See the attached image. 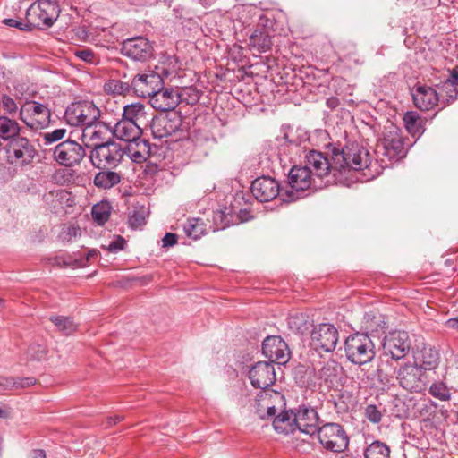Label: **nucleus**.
I'll return each mask as SVG.
<instances>
[{
    "label": "nucleus",
    "instance_id": "6",
    "mask_svg": "<svg viewBox=\"0 0 458 458\" xmlns=\"http://www.w3.org/2000/svg\"><path fill=\"white\" fill-rule=\"evenodd\" d=\"M19 117L30 129L41 130L50 124L51 109L47 104L26 99L21 106Z\"/></svg>",
    "mask_w": 458,
    "mask_h": 458
},
{
    "label": "nucleus",
    "instance_id": "24",
    "mask_svg": "<svg viewBox=\"0 0 458 458\" xmlns=\"http://www.w3.org/2000/svg\"><path fill=\"white\" fill-rule=\"evenodd\" d=\"M411 95L416 107L423 111L433 109L440 102L438 93L429 86L417 84L413 88Z\"/></svg>",
    "mask_w": 458,
    "mask_h": 458
},
{
    "label": "nucleus",
    "instance_id": "2",
    "mask_svg": "<svg viewBox=\"0 0 458 458\" xmlns=\"http://www.w3.org/2000/svg\"><path fill=\"white\" fill-rule=\"evenodd\" d=\"M36 156L37 150L33 142L20 134L9 142L4 143L2 161L11 165L25 166L31 164Z\"/></svg>",
    "mask_w": 458,
    "mask_h": 458
},
{
    "label": "nucleus",
    "instance_id": "26",
    "mask_svg": "<svg viewBox=\"0 0 458 458\" xmlns=\"http://www.w3.org/2000/svg\"><path fill=\"white\" fill-rule=\"evenodd\" d=\"M295 412L292 410H286L278 411L275 417H273V427L275 430L279 434L288 435L297 430V423L295 420Z\"/></svg>",
    "mask_w": 458,
    "mask_h": 458
},
{
    "label": "nucleus",
    "instance_id": "43",
    "mask_svg": "<svg viewBox=\"0 0 458 458\" xmlns=\"http://www.w3.org/2000/svg\"><path fill=\"white\" fill-rule=\"evenodd\" d=\"M104 89L107 93L128 95L132 92V81L129 83L119 80H109L105 83Z\"/></svg>",
    "mask_w": 458,
    "mask_h": 458
},
{
    "label": "nucleus",
    "instance_id": "32",
    "mask_svg": "<svg viewBox=\"0 0 458 458\" xmlns=\"http://www.w3.org/2000/svg\"><path fill=\"white\" fill-rule=\"evenodd\" d=\"M122 119L128 122H134L141 126L147 120L146 106L140 102L124 106Z\"/></svg>",
    "mask_w": 458,
    "mask_h": 458
},
{
    "label": "nucleus",
    "instance_id": "45",
    "mask_svg": "<svg viewBox=\"0 0 458 458\" xmlns=\"http://www.w3.org/2000/svg\"><path fill=\"white\" fill-rule=\"evenodd\" d=\"M183 231L188 237L197 240L204 233V225L199 219L188 220Z\"/></svg>",
    "mask_w": 458,
    "mask_h": 458
},
{
    "label": "nucleus",
    "instance_id": "39",
    "mask_svg": "<svg viewBox=\"0 0 458 458\" xmlns=\"http://www.w3.org/2000/svg\"><path fill=\"white\" fill-rule=\"evenodd\" d=\"M300 145L293 141L285 140L278 148L277 158L281 162L289 160L292 162L301 152Z\"/></svg>",
    "mask_w": 458,
    "mask_h": 458
},
{
    "label": "nucleus",
    "instance_id": "38",
    "mask_svg": "<svg viewBox=\"0 0 458 458\" xmlns=\"http://www.w3.org/2000/svg\"><path fill=\"white\" fill-rule=\"evenodd\" d=\"M343 368L335 360H328L322 368L318 370V377L327 383L334 384Z\"/></svg>",
    "mask_w": 458,
    "mask_h": 458
},
{
    "label": "nucleus",
    "instance_id": "55",
    "mask_svg": "<svg viewBox=\"0 0 458 458\" xmlns=\"http://www.w3.org/2000/svg\"><path fill=\"white\" fill-rule=\"evenodd\" d=\"M2 105L4 109L9 114L16 113L18 106L16 102L8 95H4L2 98Z\"/></svg>",
    "mask_w": 458,
    "mask_h": 458
},
{
    "label": "nucleus",
    "instance_id": "58",
    "mask_svg": "<svg viewBox=\"0 0 458 458\" xmlns=\"http://www.w3.org/2000/svg\"><path fill=\"white\" fill-rule=\"evenodd\" d=\"M177 235L173 233H167L162 239L164 248L173 247L177 243Z\"/></svg>",
    "mask_w": 458,
    "mask_h": 458
},
{
    "label": "nucleus",
    "instance_id": "27",
    "mask_svg": "<svg viewBox=\"0 0 458 458\" xmlns=\"http://www.w3.org/2000/svg\"><path fill=\"white\" fill-rule=\"evenodd\" d=\"M272 34L266 30H260L256 28L249 37L248 47L250 51L255 53H266L272 47Z\"/></svg>",
    "mask_w": 458,
    "mask_h": 458
},
{
    "label": "nucleus",
    "instance_id": "4",
    "mask_svg": "<svg viewBox=\"0 0 458 458\" xmlns=\"http://www.w3.org/2000/svg\"><path fill=\"white\" fill-rule=\"evenodd\" d=\"M60 8L55 0H38L26 12L28 27L49 28L57 20Z\"/></svg>",
    "mask_w": 458,
    "mask_h": 458
},
{
    "label": "nucleus",
    "instance_id": "61",
    "mask_svg": "<svg viewBox=\"0 0 458 458\" xmlns=\"http://www.w3.org/2000/svg\"><path fill=\"white\" fill-rule=\"evenodd\" d=\"M339 104H340V101L335 97H332V98H329L327 99V106L331 109H335V107H337L339 106Z\"/></svg>",
    "mask_w": 458,
    "mask_h": 458
},
{
    "label": "nucleus",
    "instance_id": "21",
    "mask_svg": "<svg viewBox=\"0 0 458 458\" xmlns=\"http://www.w3.org/2000/svg\"><path fill=\"white\" fill-rule=\"evenodd\" d=\"M297 428L301 432L313 436L321 427V421L317 411L312 407L300 406L295 412Z\"/></svg>",
    "mask_w": 458,
    "mask_h": 458
},
{
    "label": "nucleus",
    "instance_id": "28",
    "mask_svg": "<svg viewBox=\"0 0 458 458\" xmlns=\"http://www.w3.org/2000/svg\"><path fill=\"white\" fill-rule=\"evenodd\" d=\"M403 140L396 130L385 134L381 146L383 154L390 159L401 156L403 152Z\"/></svg>",
    "mask_w": 458,
    "mask_h": 458
},
{
    "label": "nucleus",
    "instance_id": "29",
    "mask_svg": "<svg viewBox=\"0 0 458 458\" xmlns=\"http://www.w3.org/2000/svg\"><path fill=\"white\" fill-rule=\"evenodd\" d=\"M125 155L135 163H141L147 159L149 155V145L145 140H140L133 143L123 144Z\"/></svg>",
    "mask_w": 458,
    "mask_h": 458
},
{
    "label": "nucleus",
    "instance_id": "12",
    "mask_svg": "<svg viewBox=\"0 0 458 458\" xmlns=\"http://www.w3.org/2000/svg\"><path fill=\"white\" fill-rule=\"evenodd\" d=\"M411 346V342L407 332H390L382 341L383 356L399 360L409 353Z\"/></svg>",
    "mask_w": 458,
    "mask_h": 458
},
{
    "label": "nucleus",
    "instance_id": "30",
    "mask_svg": "<svg viewBox=\"0 0 458 458\" xmlns=\"http://www.w3.org/2000/svg\"><path fill=\"white\" fill-rule=\"evenodd\" d=\"M99 169L93 180L97 188L107 190L120 183L122 176L119 173L110 170L111 168Z\"/></svg>",
    "mask_w": 458,
    "mask_h": 458
},
{
    "label": "nucleus",
    "instance_id": "34",
    "mask_svg": "<svg viewBox=\"0 0 458 458\" xmlns=\"http://www.w3.org/2000/svg\"><path fill=\"white\" fill-rule=\"evenodd\" d=\"M21 131V127L17 121L7 116H0V140L5 143L9 142L14 137H17Z\"/></svg>",
    "mask_w": 458,
    "mask_h": 458
},
{
    "label": "nucleus",
    "instance_id": "35",
    "mask_svg": "<svg viewBox=\"0 0 458 458\" xmlns=\"http://www.w3.org/2000/svg\"><path fill=\"white\" fill-rule=\"evenodd\" d=\"M244 13L250 15L253 19V21L257 22L256 28H259L260 30H266L267 31H270L272 34V28L274 25L272 18L268 17L262 11L252 6L246 7L242 10L241 19L243 18Z\"/></svg>",
    "mask_w": 458,
    "mask_h": 458
},
{
    "label": "nucleus",
    "instance_id": "25",
    "mask_svg": "<svg viewBox=\"0 0 458 458\" xmlns=\"http://www.w3.org/2000/svg\"><path fill=\"white\" fill-rule=\"evenodd\" d=\"M112 131L116 139L123 141L122 144L133 143L142 140L141 126L134 122L121 119L115 123Z\"/></svg>",
    "mask_w": 458,
    "mask_h": 458
},
{
    "label": "nucleus",
    "instance_id": "59",
    "mask_svg": "<svg viewBox=\"0 0 458 458\" xmlns=\"http://www.w3.org/2000/svg\"><path fill=\"white\" fill-rule=\"evenodd\" d=\"M186 91H189V99L187 100L188 104L194 105L200 98V93L199 90L189 89Z\"/></svg>",
    "mask_w": 458,
    "mask_h": 458
},
{
    "label": "nucleus",
    "instance_id": "57",
    "mask_svg": "<svg viewBox=\"0 0 458 458\" xmlns=\"http://www.w3.org/2000/svg\"><path fill=\"white\" fill-rule=\"evenodd\" d=\"M4 22L9 27L18 28L21 30L30 31L33 29V27H28L29 22L27 21L23 23L22 21H19L14 19H5Z\"/></svg>",
    "mask_w": 458,
    "mask_h": 458
},
{
    "label": "nucleus",
    "instance_id": "54",
    "mask_svg": "<svg viewBox=\"0 0 458 458\" xmlns=\"http://www.w3.org/2000/svg\"><path fill=\"white\" fill-rule=\"evenodd\" d=\"M367 379L373 384H386L389 382V377L386 374L383 369L378 366L377 369L371 372L366 374Z\"/></svg>",
    "mask_w": 458,
    "mask_h": 458
},
{
    "label": "nucleus",
    "instance_id": "49",
    "mask_svg": "<svg viewBox=\"0 0 458 458\" xmlns=\"http://www.w3.org/2000/svg\"><path fill=\"white\" fill-rule=\"evenodd\" d=\"M74 55L80 60L85 62L89 64L96 65L99 64L100 58L99 56L89 48H80L75 50Z\"/></svg>",
    "mask_w": 458,
    "mask_h": 458
},
{
    "label": "nucleus",
    "instance_id": "22",
    "mask_svg": "<svg viewBox=\"0 0 458 458\" xmlns=\"http://www.w3.org/2000/svg\"><path fill=\"white\" fill-rule=\"evenodd\" d=\"M182 125V121L176 114H164L154 117L151 122V131L157 139H163L176 132Z\"/></svg>",
    "mask_w": 458,
    "mask_h": 458
},
{
    "label": "nucleus",
    "instance_id": "47",
    "mask_svg": "<svg viewBox=\"0 0 458 458\" xmlns=\"http://www.w3.org/2000/svg\"><path fill=\"white\" fill-rule=\"evenodd\" d=\"M429 394L440 400V401H447L450 399L451 397V394H450V392H449V389L447 388V386H445V384H444L443 382H434L430 387H429Z\"/></svg>",
    "mask_w": 458,
    "mask_h": 458
},
{
    "label": "nucleus",
    "instance_id": "48",
    "mask_svg": "<svg viewBox=\"0 0 458 458\" xmlns=\"http://www.w3.org/2000/svg\"><path fill=\"white\" fill-rule=\"evenodd\" d=\"M67 133V130L64 128H58L52 131H47L41 134L42 142L44 146L51 145L55 142L62 140L64 139Z\"/></svg>",
    "mask_w": 458,
    "mask_h": 458
},
{
    "label": "nucleus",
    "instance_id": "60",
    "mask_svg": "<svg viewBox=\"0 0 458 458\" xmlns=\"http://www.w3.org/2000/svg\"><path fill=\"white\" fill-rule=\"evenodd\" d=\"M30 458H47L46 453L42 449L32 450Z\"/></svg>",
    "mask_w": 458,
    "mask_h": 458
},
{
    "label": "nucleus",
    "instance_id": "52",
    "mask_svg": "<svg viewBox=\"0 0 458 458\" xmlns=\"http://www.w3.org/2000/svg\"><path fill=\"white\" fill-rule=\"evenodd\" d=\"M146 223V210L143 207L135 208L129 216V224L132 228H138Z\"/></svg>",
    "mask_w": 458,
    "mask_h": 458
},
{
    "label": "nucleus",
    "instance_id": "62",
    "mask_svg": "<svg viewBox=\"0 0 458 458\" xmlns=\"http://www.w3.org/2000/svg\"><path fill=\"white\" fill-rule=\"evenodd\" d=\"M123 417L122 415H114L107 418V426L115 425L116 423L122 421Z\"/></svg>",
    "mask_w": 458,
    "mask_h": 458
},
{
    "label": "nucleus",
    "instance_id": "7",
    "mask_svg": "<svg viewBox=\"0 0 458 458\" xmlns=\"http://www.w3.org/2000/svg\"><path fill=\"white\" fill-rule=\"evenodd\" d=\"M316 434L320 445L327 451L342 453L349 446V437L344 427L338 423H324Z\"/></svg>",
    "mask_w": 458,
    "mask_h": 458
},
{
    "label": "nucleus",
    "instance_id": "14",
    "mask_svg": "<svg viewBox=\"0 0 458 458\" xmlns=\"http://www.w3.org/2000/svg\"><path fill=\"white\" fill-rule=\"evenodd\" d=\"M121 53L137 62H147L154 55L153 43L144 37H135L125 39L121 47Z\"/></svg>",
    "mask_w": 458,
    "mask_h": 458
},
{
    "label": "nucleus",
    "instance_id": "33",
    "mask_svg": "<svg viewBox=\"0 0 458 458\" xmlns=\"http://www.w3.org/2000/svg\"><path fill=\"white\" fill-rule=\"evenodd\" d=\"M437 87L439 89L440 103L443 107L450 105L458 98V85L453 82L448 77L437 84Z\"/></svg>",
    "mask_w": 458,
    "mask_h": 458
},
{
    "label": "nucleus",
    "instance_id": "64",
    "mask_svg": "<svg viewBox=\"0 0 458 458\" xmlns=\"http://www.w3.org/2000/svg\"><path fill=\"white\" fill-rule=\"evenodd\" d=\"M448 78L458 85V67L454 68L449 72Z\"/></svg>",
    "mask_w": 458,
    "mask_h": 458
},
{
    "label": "nucleus",
    "instance_id": "53",
    "mask_svg": "<svg viewBox=\"0 0 458 458\" xmlns=\"http://www.w3.org/2000/svg\"><path fill=\"white\" fill-rule=\"evenodd\" d=\"M366 419L371 423L377 424L382 420V412L376 404H368L364 409Z\"/></svg>",
    "mask_w": 458,
    "mask_h": 458
},
{
    "label": "nucleus",
    "instance_id": "16",
    "mask_svg": "<svg viewBox=\"0 0 458 458\" xmlns=\"http://www.w3.org/2000/svg\"><path fill=\"white\" fill-rule=\"evenodd\" d=\"M338 330L331 324L323 323L311 331L310 344L316 351L333 352L338 343Z\"/></svg>",
    "mask_w": 458,
    "mask_h": 458
},
{
    "label": "nucleus",
    "instance_id": "50",
    "mask_svg": "<svg viewBox=\"0 0 458 458\" xmlns=\"http://www.w3.org/2000/svg\"><path fill=\"white\" fill-rule=\"evenodd\" d=\"M105 129H107L106 124L97 121L84 128L83 137H88L89 140L102 139L103 130Z\"/></svg>",
    "mask_w": 458,
    "mask_h": 458
},
{
    "label": "nucleus",
    "instance_id": "1",
    "mask_svg": "<svg viewBox=\"0 0 458 458\" xmlns=\"http://www.w3.org/2000/svg\"><path fill=\"white\" fill-rule=\"evenodd\" d=\"M333 159V168L340 174L369 169L371 164L369 150L356 142L349 143L341 151H334Z\"/></svg>",
    "mask_w": 458,
    "mask_h": 458
},
{
    "label": "nucleus",
    "instance_id": "40",
    "mask_svg": "<svg viewBox=\"0 0 458 458\" xmlns=\"http://www.w3.org/2000/svg\"><path fill=\"white\" fill-rule=\"evenodd\" d=\"M49 319L64 335H70L77 330V325L71 317L51 316Z\"/></svg>",
    "mask_w": 458,
    "mask_h": 458
},
{
    "label": "nucleus",
    "instance_id": "17",
    "mask_svg": "<svg viewBox=\"0 0 458 458\" xmlns=\"http://www.w3.org/2000/svg\"><path fill=\"white\" fill-rule=\"evenodd\" d=\"M262 353L270 363L285 364L289 360L290 351L288 344L281 336L270 335L262 343Z\"/></svg>",
    "mask_w": 458,
    "mask_h": 458
},
{
    "label": "nucleus",
    "instance_id": "51",
    "mask_svg": "<svg viewBox=\"0 0 458 458\" xmlns=\"http://www.w3.org/2000/svg\"><path fill=\"white\" fill-rule=\"evenodd\" d=\"M27 359L29 360H42L47 357V349L44 345L39 344H33L29 346L27 352Z\"/></svg>",
    "mask_w": 458,
    "mask_h": 458
},
{
    "label": "nucleus",
    "instance_id": "44",
    "mask_svg": "<svg viewBox=\"0 0 458 458\" xmlns=\"http://www.w3.org/2000/svg\"><path fill=\"white\" fill-rule=\"evenodd\" d=\"M403 123L409 133L416 135L421 132V121L417 113H405L403 115Z\"/></svg>",
    "mask_w": 458,
    "mask_h": 458
},
{
    "label": "nucleus",
    "instance_id": "10",
    "mask_svg": "<svg viewBox=\"0 0 458 458\" xmlns=\"http://www.w3.org/2000/svg\"><path fill=\"white\" fill-rule=\"evenodd\" d=\"M304 166L293 165L288 173V183L291 190L285 191L284 201H294L300 198V192L310 187H319L310 172Z\"/></svg>",
    "mask_w": 458,
    "mask_h": 458
},
{
    "label": "nucleus",
    "instance_id": "15",
    "mask_svg": "<svg viewBox=\"0 0 458 458\" xmlns=\"http://www.w3.org/2000/svg\"><path fill=\"white\" fill-rule=\"evenodd\" d=\"M163 86L162 77L154 71L138 73L132 79V92L144 98H149L157 91L162 89Z\"/></svg>",
    "mask_w": 458,
    "mask_h": 458
},
{
    "label": "nucleus",
    "instance_id": "20",
    "mask_svg": "<svg viewBox=\"0 0 458 458\" xmlns=\"http://www.w3.org/2000/svg\"><path fill=\"white\" fill-rule=\"evenodd\" d=\"M304 168L310 172L314 178L322 179L327 176L330 172H337L333 168L334 159L329 162L328 159L319 151L310 149L305 154Z\"/></svg>",
    "mask_w": 458,
    "mask_h": 458
},
{
    "label": "nucleus",
    "instance_id": "18",
    "mask_svg": "<svg viewBox=\"0 0 458 458\" xmlns=\"http://www.w3.org/2000/svg\"><path fill=\"white\" fill-rule=\"evenodd\" d=\"M253 196L260 202H268L277 196L285 197L279 183L270 176H260L255 179L251 184Z\"/></svg>",
    "mask_w": 458,
    "mask_h": 458
},
{
    "label": "nucleus",
    "instance_id": "11",
    "mask_svg": "<svg viewBox=\"0 0 458 458\" xmlns=\"http://www.w3.org/2000/svg\"><path fill=\"white\" fill-rule=\"evenodd\" d=\"M53 159L63 166L79 165L86 156L82 145L73 140H65L52 148Z\"/></svg>",
    "mask_w": 458,
    "mask_h": 458
},
{
    "label": "nucleus",
    "instance_id": "9",
    "mask_svg": "<svg viewBox=\"0 0 458 458\" xmlns=\"http://www.w3.org/2000/svg\"><path fill=\"white\" fill-rule=\"evenodd\" d=\"M395 374L399 386L407 391L420 393L426 388L427 377L417 361L402 365Z\"/></svg>",
    "mask_w": 458,
    "mask_h": 458
},
{
    "label": "nucleus",
    "instance_id": "56",
    "mask_svg": "<svg viewBox=\"0 0 458 458\" xmlns=\"http://www.w3.org/2000/svg\"><path fill=\"white\" fill-rule=\"evenodd\" d=\"M125 243V240L122 236H117L115 240L108 244L106 250L112 253H117L124 249Z\"/></svg>",
    "mask_w": 458,
    "mask_h": 458
},
{
    "label": "nucleus",
    "instance_id": "8",
    "mask_svg": "<svg viewBox=\"0 0 458 458\" xmlns=\"http://www.w3.org/2000/svg\"><path fill=\"white\" fill-rule=\"evenodd\" d=\"M286 408L284 395L273 389L260 391L256 397V413L261 420H269Z\"/></svg>",
    "mask_w": 458,
    "mask_h": 458
},
{
    "label": "nucleus",
    "instance_id": "37",
    "mask_svg": "<svg viewBox=\"0 0 458 458\" xmlns=\"http://www.w3.org/2000/svg\"><path fill=\"white\" fill-rule=\"evenodd\" d=\"M287 324L293 333L300 335L306 334L312 326L309 317L303 313H296L289 316Z\"/></svg>",
    "mask_w": 458,
    "mask_h": 458
},
{
    "label": "nucleus",
    "instance_id": "19",
    "mask_svg": "<svg viewBox=\"0 0 458 458\" xmlns=\"http://www.w3.org/2000/svg\"><path fill=\"white\" fill-rule=\"evenodd\" d=\"M251 385L261 391L268 389L276 381V372L272 363L259 361L249 371Z\"/></svg>",
    "mask_w": 458,
    "mask_h": 458
},
{
    "label": "nucleus",
    "instance_id": "13",
    "mask_svg": "<svg viewBox=\"0 0 458 458\" xmlns=\"http://www.w3.org/2000/svg\"><path fill=\"white\" fill-rule=\"evenodd\" d=\"M65 116L71 124L87 127L98 121L100 110L91 102L75 103L67 107Z\"/></svg>",
    "mask_w": 458,
    "mask_h": 458
},
{
    "label": "nucleus",
    "instance_id": "46",
    "mask_svg": "<svg viewBox=\"0 0 458 458\" xmlns=\"http://www.w3.org/2000/svg\"><path fill=\"white\" fill-rule=\"evenodd\" d=\"M91 215L94 221L102 225L109 219L110 207L106 203L96 204L92 208Z\"/></svg>",
    "mask_w": 458,
    "mask_h": 458
},
{
    "label": "nucleus",
    "instance_id": "63",
    "mask_svg": "<svg viewBox=\"0 0 458 458\" xmlns=\"http://www.w3.org/2000/svg\"><path fill=\"white\" fill-rule=\"evenodd\" d=\"M445 325L448 328L458 330V317L448 319Z\"/></svg>",
    "mask_w": 458,
    "mask_h": 458
},
{
    "label": "nucleus",
    "instance_id": "23",
    "mask_svg": "<svg viewBox=\"0 0 458 458\" xmlns=\"http://www.w3.org/2000/svg\"><path fill=\"white\" fill-rule=\"evenodd\" d=\"M182 95L177 89L167 88L159 89L149 98L151 106L163 112L174 110L181 101Z\"/></svg>",
    "mask_w": 458,
    "mask_h": 458
},
{
    "label": "nucleus",
    "instance_id": "36",
    "mask_svg": "<svg viewBox=\"0 0 458 458\" xmlns=\"http://www.w3.org/2000/svg\"><path fill=\"white\" fill-rule=\"evenodd\" d=\"M36 384V379L28 377H6L0 376V391L4 392L12 389L27 388Z\"/></svg>",
    "mask_w": 458,
    "mask_h": 458
},
{
    "label": "nucleus",
    "instance_id": "31",
    "mask_svg": "<svg viewBox=\"0 0 458 458\" xmlns=\"http://www.w3.org/2000/svg\"><path fill=\"white\" fill-rule=\"evenodd\" d=\"M439 352L438 351L432 346H424L420 352V357L416 358L418 360V366L421 367V369L426 372V370H433L437 368L439 364Z\"/></svg>",
    "mask_w": 458,
    "mask_h": 458
},
{
    "label": "nucleus",
    "instance_id": "3",
    "mask_svg": "<svg viewBox=\"0 0 458 458\" xmlns=\"http://www.w3.org/2000/svg\"><path fill=\"white\" fill-rule=\"evenodd\" d=\"M347 360L352 364L364 365L375 357V344L367 333L350 335L344 341Z\"/></svg>",
    "mask_w": 458,
    "mask_h": 458
},
{
    "label": "nucleus",
    "instance_id": "42",
    "mask_svg": "<svg viewBox=\"0 0 458 458\" xmlns=\"http://www.w3.org/2000/svg\"><path fill=\"white\" fill-rule=\"evenodd\" d=\"M365 458H390V448L385 443L374 441L366 449Z\"/></svg>",
    "mask_w": 458,
    "mask_h": 458
},
{
    "label": "nucleus",
    "instance_id": "5",
    "mask_svg": "<svg viewBox=\"0 0 458 458\" xmlns=\"http://www.w3.org/2000/svg\"><path fill=\"white\" fill-rule=\"evenodd\" d=\"M125 150L122 143L106 141L95 144L89 158L94 167L115 168L123 159Z\"/></svg>",
    "mask_w": 458,
    "mask_h": 458
},
{
    "label": "nucleus",
    "instance_id": "41",
    "mask_svg": "<svg viewBox=\"0 0 458 458\" xmlns=\"http://www.w3.org/2000/svg\"><path fill=\"white\" fill-rule=\"evenodd\" d=\"M98 256V250H89L85 257H81L78 259H72L71 257H56L55 259L56 264L60 265L61 262L64 267H79L87 266L89 259Z\"/></svg>",
    "mask_w": 458,
    "mask_h": 458
}]
</instances>
